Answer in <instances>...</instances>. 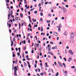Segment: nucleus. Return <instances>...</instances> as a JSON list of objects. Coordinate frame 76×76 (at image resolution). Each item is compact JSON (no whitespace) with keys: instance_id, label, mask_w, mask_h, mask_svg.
Wrapping results in <instances>:
<instances>
[{"instance_id":"37","label":"nucleus","mask_w":76,"mask_h":76,"mask_svg":"<svg viewBox=\"0 0 76 76\" xmlns=\"http://www.w3.org/2000/svg\"><path fill=\"white\" fill-rule=\"evenodd\" d=\"M16 71H17V70H14V73H17V72Z\"/></svg>"},{"instance_id":"50","label":"nucleus","mask_w":76,"mask_h":76,"mask_svg":"<svg viewBox=\"0 0 76 76\" xmlns=\"http://www.w3.org/2000/svg\"><path fill=\"white\" fill-rule=\"evenodd\" d=\"M48 2H46L45 3V4H48Z\"/></svg>"},{"instance_id":"21","label":"nucleus","mask_w":76,"mask_h":76,"mask_svg":"<svg viewBox=\"0 0 76 76\" xmlns=\"http://www.w3.org/2000/svg\"><path fill=\"white\" fill-rule=\"evenodd\" d=\"M41 3H42V4H43V3H44V1L41 0Z\"/></svg>"},{"instance_id":"16","label":"nucleus","mask_w":76,"mask_h":76,"mask_svg":"<svg viewBox=\"0 0 76 76\" xmlns=\"http://www.w3.org/2000/svg\"><path fill=\"white\" fill-rule=\"evenodd\" d=\"M24 66L25 67H26L27 66V64H26V63L25 62H24Z\"/></svg>"},{"instance_id":"53","label":"nucleus","mask_w":76,"mask_h":76,"mask_svg":"<svg viewBox=\"0 0 76 76\" xmlns=\"http://www.w3.org/2000/svg\"><path fill=\"white\" fill-rule=\"evenodd\" d=\"M34 67H35V68H36L37 67V64H35L34 65Z\"/></svg>"},{"instance_id":"56","label":"nucleus","mask_w":76,"mask_h":76,"mask_svg":"<svg viewBox=\"0 0 76 76\" xmlns=\"http://www.w3.org/2000/svg\"><path fill=\"white\" fill-rule=\"evenodd\" d=\"M54 63L55 65H56V66L57 65V63H56V62H54Z\"/></svg>"},{"instance_id":"4","label":"nucleus","mask_w":76,"mask_h":76,"mask_svg":"<svg viewBox=\"0 0 76 76\" xmlns=\"http://www.w3.org/2000/svg\"><path fill=\"white\" fill-rule=\"evenodd\" d=\"M39 50L40 53H41L42 51V49H41V47L40 46L39 47Z\"/></svg>"},{"instance_id":"35","label":"nucleus","mask_w":76,"mask_h":76,"mask_svg":"<svg viewBox=\"0 0 76 76\" xmlns=\"http://www.w3.org/2000/svg\"><path fill=\"white\" fill-rule=\"evenodd\" d=\"M10 12H11V13H10V14H11H11H13V10L11 11H10Z\"/></svg>"},{"instance_id":"64","label":"nucleus","mask_w":76,"mask_h":76,"mask_svg":"<svg viewBox=\"0 0 76 76\" xmlns=\"http://www.w3.org/2000/svg\"><path fill=\"white\" fill-rule=\"evenodd\" d=\"M37 75L38 76H40V75H39V74H38V73H37Z\"/></svg>"},{"instance_id":"39","label":"nucleus","mask_w":76,"mask_h":76,"mask_svg":"<svg viewBox=\"0 0 76 76\" xmlns=\"http://www.w3.org/2000/svg\"><path fill=\"white\" fill-rule=\"evenodd\" d=\"M58 32H60V28H58Z\"/></svg>"},{"instance_id":"7","label":"nucleus","mask_w":76,"mask_h":76,"mask_svg":"<svg viewBox=\"0 0 76 76\" xmlns=\"http://www.w3.org/2000/svg\"><path fill=\"white\" fill-rule=\"evenodd\" d=\"M14 70H17L18 71V68H17V67L16 66H15L14 68Z\"/></svg>"},{"instance_id":"22","label":"nucleus","mask_w":76,"mask_h":76,"mask_svg":"<svg viewBox=\"0 0 76 76\" xmlns=\"http://www.w3.org/2000/svg\"><path fill=\"white\" fill-rule=\"evenodd\" d=\"M26 0H24V4H27V2L26 1Z\"/></svg>"},{"instance_id":"11","label":"nucleus","mask_w":76,"mask_h":76,"mask_svg":"<svg viewBox=\"0 0 76 76\" xmlns=\"http://www.w3.org/2000/svg\"><path fill=\"white\" fill-rule=\"evenodd\" d=\"M20 16L21 18H23V14H22V13H20Z\"/></svg>"},{"instance_id":"24","label":"nucleus","mask_w":76,"mask_h":76,"mask_svg":"<svg viewBox=\"0 0 76 76\" xmlns=\"http://www.w3.org/2000/svg\"><path fill=\"white\" fill-rule=\"evenodd\" d=\"M28 18L29 19V20H31V17H30V16H28Z\"/></svg>"},{"instance_id":"29","label":"nucleus","mask_w":76,"mask_h":76,"mask_svg":"<svg viewBox=\"0 0 76 76\" xmlns=\"http://www.w3.org/2000/svg\"><path fill=\"white\" fill-rule=\"evenodd\" d=\"M58 74H59L58 72H57V73H56V75H56V76H58Z\"/></svg>"},{"instance_id":"38","label":"nucleus","mask_w":76,"mask_h":76,"mask_svg":"<svg viewBox=\"0 0 76 76\" xmlns=\"http://www.w3.org/2000/svg\"><path fill=\"white\" fill-rule=\"evenodd\" d=\"M47 23H50V20H47Z\"/></svg>"},{"instance_id":"48","label":"nucleus","mask_w":76,"mask_h":76,"mask_svg":"<svg viewBox=\"0 0 76 76\" xmlns=\"http://www.w3.org/2000/svg\"><path fill=\"white\" fill-rule=\"evenodd\" d=\"M6 3H9V0H7V1H6Z\"/></svg>"},{"instance_id":"28","label":"nucleus","mask_w":76,"mask_h":76,"mask_svg":"<svg viewBox=\"0 0 76 76\" xmlns=\"http://www.w3.org/2000/svg\"><path fill=\"white\" fill-rule=\"evenodd\" d=\"M27 64L28 65H30V63H29V62H28V61H27Z\"/></svg>"},{"instance_id":"62","label":"nucleus","mask_w":76,"mask_h":76,"mask_svg":"<svg viewBox=\"0 0 76 76\" xmlns=\"http://www.w3.org/2000/svg\"><path fill=\"white\" fill-rule=\"evenodd\" d=\"M61 19L62 20L64 19V17H63L61 18Z\"/></svg>"},{"instance_id":"52","label":"nucleus","mask_w":76,"mask_h":76,"mask_svg":"<svg viewBox=\"0 0 76 76\" xmlns=\"http://www.w3.org/2000/svg\"><path fill=\"white\" fill-rule=\"evenodd\" d=\"M64 60L65 61H66V59L65 58H63Z\"/></svg>"},{"instance_id":"27","label":"nucleus","mask_w":76,"mask_h":76,"mask_svg":"<svg viewBox=\"0 0 76 76\" xmlns=\"http://www.w3.org/2000/svg\"><path fill=\"white\" fill-rule=\"evenodd\" d=\"M54 43L52 42H50V44L51 45V44H53Z\"/></svg>"},{"instance_id":"49","label":"nucleus","mask_w":76,"mask_h":76,"mask_svg":"<svg viewBox=\"0 0 76 76\" xmlns=\"http://www.w3.org/2000/svg\"><path fill=\"white\" fill-rule=\"evenodd\" d=\"M13 41L14 42L15 41V38H13Z\"/></svg>"},{"instance_id":"57","label":"nucleus","mask_w":76,"mask_h":76,"mask_svg":"<svg viewBox=\"0 0 76 76\" xmlns=\"http://www.w3.org/2000/svg\"><path fill=\"white\" fill-rule=\"evenodd\" d=\"M34 26L36 27H37L38 26V25H35Z\"/></svg>"},{"instance_id":"12","label":"nucleus","mask_w":76,"mask_h":76,"mask_svg":"<svg viewBox=\"0 0 76 76\" xmlns=\"http://www.w3.org/2000/svg\"><path fill=\"white\" fill-rule=\"evenodd\" d=\"M45 65L46 66V67H48V64H47V63H45Z\"/></svg>"},{"instance_id":"18","label":"nucleus","mask_w":76,"mask_h":76,"mask_svg":"<svg viewBox=\"0 0 76 76\" xmlns=\"http://www.w3.org/2000/svg\"><path fill=\"white\" fill-rule=\"evenodd\" d=\"M71 60H72V58H69L68 59V61H69V62H70V61Z\"/></svg>"},{"instance_id":"17","label":"nucleus","mask_w":76,"mask_h":76,"mask_svg":"<svg viewBox=\"0 0 76 76\" xmlns=\"http://www.w3.org/2000/svg\"><path fill=\"white\" fill-rule=\"evenodd\" d=\"M12 13L10 14V15H11V16L12 18H14V15H12Z\"/></svg>"},{"instance_id":"2","label":"nucleus","mask_w":76,"mask_h":76,"mask_svg":"<svg viewBox=\"0 0 76 76\" xmlns=\"http://www.w3.org/2000/svg\"><path fill=\"white\" fill-rule=\"evenodd\" d=\"M48 50H49V51H50L51 50H50V49L51 48V46H50V44L48 45Z\"/></svg>"},{"instance_id":"30","label":"nucleus","mask_w":76,"mask_h":76,"mask_svg":"<svg viewBox=\"0 0 76 76\" xmlns=\"http://www.w3.org/2000/svg\"><path fill=\"white\" fill-rule=\"evenodd\" d=\"M34 14H37V11H35L34 12Z\"/></svg>"},{"instance_id":"31","label":"nucleus","mask_w":76,"mask_h":76,"mask_svg":"<svg viewBox=\"0 0 76 76\" xmlns=\"http://www.w3.org/2000/svg\"><path fill=\"white\" fill-rule=\"evenodd\" d=\"M71 68H72V69H75V66H73L71 67Z\"/></svg>"},{"instance_id":"14","label":"nucleus","mask_w":76,"mask_h":76,"mask_svg":"<svg viewBox=\"0 0 76 76\" xmlns=\"http://www.w3.org/2000/svg\"><path fill=\"white\" fill-rule=\"evenodd\" d=\"M10 39L11 41V42L12 43H13V41H12V38H11V36H10Z\"/></svg>"},{"instance_id":"44","label":"nucleus","mask_w":76,"mask_h":76,"mask_svg":"<svg viewBox=\"0 0 76 76\" xmlns=\"http://www.w3.org/2000/svg\"><path fill=\"white\" fill-rule=\"evenodd\" d=\"M25 54H28V51H26L25 52Z\"/></svg>"},{"instance_id":"60","label":"nucleus","mask_w":76,"mask_h":76,"mask_svg":"<svg viewBox=\"0 0 76 76\" xmlns=\"http://www.w3.org/2000/svg\"><path fill=\"white\" fill-rule=\"evenodd\" d=\"M10 9H13V6H11Z\"/></svg>"},{"instance_id":"1","label":"nucleus","mask_w":76,"mask_h":76,"mask_svg":"<svg viewBox=\"0 0 76 76\" xmlns=\"http://www.w3.org/2000/svg\"><path fill=\"white\" fill-rule=\"evenodd\" d=\"M75 36V32H73V33H72L71 34H70V37L71 38H73V37H74V36Z\"/></svg>"},{"instance_id":"51","label":"nucleus","mask_w":76,"mask_h":76,"mask_svg":"<svg viewBox=\"0 0 76 76\" xmlns=\"http://www.w3.org/2000/svg\"><path fill=\"white\" fill-rule=\"evenodd\" d=\"M34 53V50H32L31 51V53Z\"/></svg>"},{"instance_id":"33","label":"nucleus","mask_w":76,"mask_h":76,"mask_svg":"<svg viewBox=\"0 0 76 76\" xmlns=\"http://www.w3.org/2000/svg\"><path fill=\"white\" fill-rule=\"evenodd\" d=\"M17 54V55H18V56H20V53H18Z\"/></svg>"},{"instance_id":"47","label":"nucleus","mask_w":76,"mask_h":76,"mask_svg":"<svg viewBox=\"0 0 76 76\" xmlns=\"http://www.w3.org/2000/svg\"><path fill=\"white\" fill-rule=\"evenodd\" d=\"M28 67L29 69H31V65H30V64L28 65Z\"/></svg>"},{"instance_id":"61","label":"nucleus","mask_w":76,"mask_h":76,"mask_svg":"<svg viewBox=\"0 0 76 76\" xmlns=\"http://www.w3.org/2000/svg\"><path fill=\"white\" fill-rule=\"evenodd\" d=\"M66 48L67 49H69V46H67L66 47Z\"/></svg>"},{"instance_id":"32","label":"nucleus","mask_w":76,"mask_h":76,"mask_svg":"<svg viewBox=\"0 0 76 76\" xmlns=\"http://www.w3.org/2000/svg\"><path fill=\"white\" fill-rule=\"evenodd\" d=\"M64 13H66L67 12V11H63Z\"/></svg>"},{"instance_id":"58","label":"nucleus","mask_w":76,"mask_h":76,"mask_svg":"<svg viewBox=\"0 0 76 76\" xmlns=\"http://www.w3.org/2000/svg\"><path fill=\"white\" fill-rule=\"evenodd\" d=\"M64 73L65 74L67 73V72L66 71H65L64 72Z\"/></svg>"},{"instance_id":"55","label":"nucleus","mask_w":76,"mask_h":76,"mask_svg":"<svg viewBox=\"0 0 76 76\" xmlns=\"http://www.w3.org/2000/svg\"><path fill=\"white\" fill-rule=\"evenodd\" d=\"M41 6V4H39L38 6L39 7H40V6Z\"/></svg>"},{"instance_id":"20","label":"nucleus","mask_w":76,"mask_h":76,"mask_svg":"<svg viewBox=\"0 0 76 76\" xmlns=\"http://www.w3.org/2000/svg\"><path fill=\"white\" fill-rule=\"evenodd\" d=\"M40 22H43V20H42V18H40Z\"/></svg>"},{"instance_id":"13","label":"nucleus","mask_w":76,"mask_h":76,"mask_svg":"<svg viewBox=\"0 0 76 76\" xmlns=\"http://www.w3.org/2000/svg\"><path fill=\"white\" fill-rule=\"evenodd\" d=\"M41 32L43 31V27H42L41 28Z\"/></svg>"},{"instance_id":"9","label":"nucleus","mask_w":76,"mask_h":76,"mask_svg":"<svg viewBox=\"0 0 76 76\" xmlns=\"http://www.w3.org/2000/svg\"><path fill=\"white\" fill-rule=\"evenodd\" d=\"M22 43H23L24 44H25L26 43V41H25V40H23L22 42Z\"/></svg>"},{"instance_id":"15","label":"nucleus","mask_w":76,"mask_h":76,"mask_svg":"<svg viewBox=\"0 0 76 76\" xmlns=\"http://www.w3.org/2000/svg\"><path fill=\"white\" fill-rule=\"evenodd\" d=\"M63 66H64V67L65 68H66V65L65 64H64V63H63Z\"/></svg>"},{"instance_id":"43","label":"nucleus","mask_w":76,"mask_h":76,"mask_svg":"<svg viewBox=\"0 0 76 76\" xmlns=\"http://www.w3.org/2000/svg\"><path fill=\"white\" fill-rule=\"evenodd\" d=\"M23 50H26V47H25L23 48Z\"/></svg>"},{"instance_id":"45","label":"nucleus","mask_w":76,"mask_h":76,"mask_svg":"<svg viewBox=\"0 0 76 76\" xmlns=\"http://www.w3.org/2000/svg\"><path fill=\"white\" fill-rule=\"evenodd\" d=\"M13 43H12L11 44V47H12V46H13Z\"/></svg>"},{"instance_id":"36","label":"nucleus","mask_w":76,"mask_h":76,"mask_svg":"<svg viewBox=\"0 0 76 76\" xmlns=\"http://www.w3.org/2000/svg\"><path fill=\"white\" fill-rule=\"evenodd\" d=\"M15 57V54H12V57Z\"/></svg>"},{"instance_id":"23","label":"nucleus","mask_w":76,"mask_h":76,"mask_svg":"<svg viewBox=\"0 0 76 76\" xmlns=\"http://www.w3.org/2000/svg\"><path fill=\"white\" fill-rule=\"evenodd\" d=\"M40 15L41 16H43V13H42V12H41L40 13Z\"/></svg>"},{"instance_id":"19","label":"nucleus","mask_w":76,"mask_h":76,"mask_svg":"<svg viewBox=\"0 0 76 76\" xmlns=\"http://www.w3.org/2000/svg\"><path fill=\"white\" fill-rule=\"evenodd\" d=\"M8 19L9 20V19H10V18H10V14H8Z\"/></svg>"},{"instance_id":"41","label":"nucleus","mask_w":76,"mask_h":76,"mask_svg":"<svg viewBox=\"0 0 76 76\" xmlns=\"http://www.w3.org/2000/svg\"><path fill=\"white\" fill-rule=\"evenodd\" d=\"M65 7H69V5H65Z\"/></svg>"},{"instance_id":"25","label":"nucleus","mask_w":76,"mask_h":76,"mask_svg":"<svg viewBox=\"0 0 76 76\" xmlns=\"http://www.w3.org/2000/svg\"><path fill=\"white\" fill-rule=\"evenodd\" d=\"M27 41H29V40H30V39H29V37H27Z\"/></svg>"},{"instance_id":"46","label":"nucleus","mask_w":76,"mask_h":76,"mask_svg":"<svg viewBox=\"0 0 76 76\" xmlns=\"http://www.w3.org/2000/svg\"><path fill=\"white\" fill-rule=\"evenodd\" d=\"M15 50H16V51H18V49L17 48H15Z\"/></svg>"},{"instance_id":"40","label":"nucleus","mask_w":76,"mask_h":76,"mask_svg":"<svg viewBox=\"0 0 76 76\" xmlns=\"http://www.w3.org/2000/svg\"><path fill=\"white\" fill-rule=\"evenodd\" d=\"M48 16H50V17H51V14H49L48 15Z\"/></svg>"},{"instance_id":"8","label":"nucleus","mask_w":76,"mask_h":76,"mask_svg":"<svg viewBox=\"0 0 76 76\" xmlns=\"http://www.w3.org/2000/svg\"><path fill=\"white\" fill-rule=\"evenodd\" d=\"M54 35L56 36H58V34H57V33L56 32H54Z\"/></svg>"},{"instance_id":"34","label":"nucleus","mask_w":76,"mask_h":76,"mask_svg":"<svg viewBox=\"0 0 76 76\" xmlns=\"http://www.w3.org/2000/svg\"><path fill=\"white\" fill-rule=\"evenodd\" d=\"M11 27V24L10 23L9 24V28H10Z\"/></svg>"},{"instance_id":"26","label":"nucleus","mask_w":76,"mask_h":76,"mask_svg":"<svg viewBox=\"0 0 76 76\" xmlns=\"http://www.w3.org/2000/svg\"><path fill=\"white\" fill-rule=\"evenodd\" d=\"M60 66V67H63V65H62V64H60L59 65Z\"/></svg>"},{"instance_id":"42","label":"nucleus","mask_w":76,"mask_h":76,"mask_svg":"<svg viewBox=\"0 0 76 76\" xmlns=\"http://www.w3.org/2000/svg\"><path fill=\"white\" fill-rule=\"evenodd\" d=\"M28 13L29 15H30L31 14V12H30V11H28Z\"/></svg>"},{"instance_id":"10","label":"nucleus","mask_w":76,"mask_h":76,"mask_svg":"<svg viewBox=\"0 0 76 76\" xmlns=\"http://www.w3.org/2000/svg\"><path fill=\"white\" fill-rule=\"evenodd\" d=\"M61 27V25L59 24L58 26H57V28H60Z\"/></svg>"},{"instance_id":"54","label":"nucleus","mask_w":76,"mask_h":76,"mask_svg":"<svg viewBox=\"0 0 76 76\" xmlns=\"http://www.w3.org/2000/svg\"><path fill=\"white\" fill-rule=\"evenodd\" d=\"M48 72H51V69H49L48 71Z\"/></svg>"},{"instance_id":"6","label":"nucleus","mask_w":76,"mask_h":76,"mask_svg":"<svg viewBox=\"0 0 76 76\" xmlns=\"http://www.w3.org/2000/svg\"><path fill=\"white\" fill-rule=\"evenodd\" d=\"M51 49H53V50H55V49H57V47L56 46H54L53 48H52Z\"/></svg>"},{"instance_id":"59","label":"nucleus","mask_w":76,"mask_h":76,"mask_svg":"<svg viewBox=\"0 0 76 76\" xmlns=\"http://www.w3.org/2000/svg\"><path fill=\"white\" fill-rule=\"evenodd\" d=\"M64 35H67V34H66V32H65V33H64Z\"/></svg>"},{"instance_id":"5","label":"nucleus","mask_w":76,"mask_h":76,"mask_svg":"<svg viewBox=\"0 0 76 76\" xmlns=\"http://www.w3.org/2000/svg\"><path fill=\"white\" fill-rule=\"evenodd\" d=\"M62 7L63 8H61V10H63L64 11H67V10L66 8H65L63 7Z\"/></svg>"},{"instance_id":"63","label":"nucleus","mask_w":76,"mask_h":76,"mask_svg":"<svg viewBox=\"0 0 76 76\" xmlns=\"http://www.w3.org/2000/svg\"><path fill=\"white\" fill-rule=\"evenodd\" d=\"M15 76H17V74H16V73H14Z\"/></svg>"},{"instance_id":"3","label":"nucleus","mask_w":76,"mask_h":76,"mask_svg":"<svg viewBox=\"0 0 76 76\" xmlns=\"http://www.w3.org/2000/svg\"><path fill=\"white\" fill-rule=\"evenodd\" d=\"M69 53L70 54H71V55H73V53L72 52V51L71 50H69Z\"/></svg>"}]
</instances>
